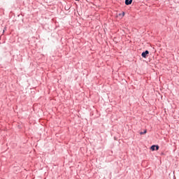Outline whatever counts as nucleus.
<instances>
[{
  "label": "nucleus",
  "instance_id": "nucleus-1",
  "mask_svg": "<svg viewBox=\"0 0 179 179\" xmlns=\"http://www.w3.org/2000/svg\"><path fill=\"white\" fill-rule=\"evenodd\" d=\"M148 54H149V52H148V50H145V52H143L141 54V56L143 57V58H147Z\"/></svg>",
  "mask_w": 179,
  "mask_h": 179
},
{
  "label": "nucleus",
  "instance_id": "nucleus-2",
  "mask_svg": "<svg viewBox=\"0 0 179 179\" xmlns=\"http://www.w3.org/2000/svg\"><path fill=\"white\" fill-rule=\"evenodd\" d=\"M151 150H157L159 149V145H152L150 148Z\"/></svg>",
  "mask_w": 179,
  "mask_h": 179
},
{
  "label": "nucleus",
  "instance_id": "nucleus-3",
  "mask_svg": "<svg viewBox=\"0 0 179 179\" xmlns=\"http://www.w3.org/2000/svg\"><path fill=\"white\" fill-rule=\"evenodd\" d=\"M132 0H125V5H131Z\"/></svg>",
  "mask_w": 179,
  "mask_h": 179
},
{
  "label": "nucleus",
  "instance_id": "nucleus-4",
  "mask_svg": "<svg viewBox=\"0 0 179 179\" xmlns=\"http://www.w3.org/2000/svg\"><path fill=\"white\" fill-rule=\"evenodd\" d=\"M148 131H147V130L145 129V130H144V132H140V135H145V134H146Z\"/></svg>",
  "mask_w": 179,
  "mask_h": 179
},
{
  "label": "nucleus",
  "instance_id": "nucleus-5",
  "mask_svg": "<svg viewBox=\"0 0 179 179\" xmlns=\"http://www.w3.org/2000/svg\"><path fill=\"white\" fill-rule=\"evenodd\" d=\"M76 1H79V0H76Z\"/></svg>",
  "mask_w": 179,
  "mask_h": 179
}]
</instances>
